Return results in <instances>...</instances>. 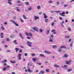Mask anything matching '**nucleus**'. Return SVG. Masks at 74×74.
<instances>
[{
	"mask_svg": "<svg viewBox=\"0 0 74 74\" xmlns=\"http://www.w3.org/2000/svg\"><path fill=\"white\" fill-rule=\"evenodd\" d=\"M17 3H20L21 2H20V1L19 0H18L17 1Z\"/></svg>",
	"mask_w": 74,
	"mask_h": 74,
	"instance_id": "nucleus-61",
	"label": "nucleus"
},
{
	"mask_svg": "<svg viewBox=\"0 0 74 74\" xmlns=\"http://www.w3.org/2000/svg\"><path fill=\"white\" fill-rule=\"evenodd\" d=\"M64 7H65V8L67 7L68 6V5H64Z\"/></svg>",
	"mask_w": 74,
	"mask_h": 74,
	"instance_id": "nucleus-55",
	"label": "nucleus"
},
{
	"mask_svg": "<svg viewBox=\"0 0 74 74\" xmlns=\"http://www.w3.org/2000/svg\"><path fill=\"white\" fill-rule=\"evenodd\" d=\"M14 36H15V35H12L10 37H11V38H13Z\"/></svg>",
	"mask_w": 74,
	"mask_h": 74,
	"instance_id": "nucleus-48",
	"label": "nucleus"
},
{
	"mask_svg": "<svg viewBox=\"0 0 74 74\" xmlns=\"http://www.w3.org/2000/svg\"><path fill=\"white\" fill-rule=\"evenodd\" d=\"M28 45V46H29V47H32V45Z\"/></svg>",
	"mask_w": 74,
	"mask_h": 74,
	"instance_id": "nucleus-64",
	"label": "nucleus"
},
{
	"mask_svg": "<svg viewBox=\"0 0 74 74\" xmlns=\"http://www.w3.org/2000/svg\"><path fill=\"white\" fill-rule=\"evenodd\" d=\"M6 70H7V68L6 67H5V68L3 69V71H6Z\"/></svg>",
	"mask_w": 74,
	"mask_h": 74,
	"instance_id": "nucleus-35",
	"label": "nucleus"
},
{
	"mask_svg": "<svg viewBox=\"0 0 74 74\" xmlns=\"http://www.w3.org/2000/svg\"><path fill=\"white\" fill-rule=\"evenodd\" d=\"M49 32H50L49 30H48L47 31L46 34H47V35L49 34Z\"/></svg>",
	"mask_w": 74,
	"mask_h": 74,
	"instance_id": "nucleus-31",
	"label": "nucleus"
},
{
	"mask_svg": "<svg viewBox=\"0 0 74 74\" xmlns=\"http://www.w3.org/2000/svg\"><path fill=\"white\" fill-rule=\"evenodd\" d=\"M64 22L63 21H62V22H61L60 23V24H61V25L62 26V27H64V25L63 24V23H64Z\"/></svg>",
	"mask_w": 74,
	"mask_h": 74,
	"instance_id": "nucleus-11",
	"label": "nucleus"
},
{
	"mask_svg": "<svg viewBox=\"0 0 74 74\" xmlns=\"http://www.w3.org/2000/svg\"><path fill=\"white\" fill-rule=\"evenodd\" d=\"M25 71L26 72H27V71H28V72H29V73H31L32 72V71H31V70L29 69H28L27 70L26 69H25Z\"/></svg>",
	"mask_w": 74,
	"mask_h": 74,
	"instance_id": "nucleus-6",
	"label": "nucleus"
},
{
	"mask_svg": "<svg viewBox=\"0 0 74 74\" xmlns=\"http://www.w3.org/2000/svg\"><path fill=\"white\" fill-rule=\"evenodd\" d=\"M32 29L35 31H36V32H38V29L37 27H32Z\"/></svg>",
	"mask_w": 74,
	"mask_h": 74,
	"instance_id": "nucleus-3",
	"label": "nucleus"
},
{
	"mask_svg": "<svg viewBox=\"0 0 74 74\" xmlns=\"http://www.w3.org/2000/svg\"><path fill=\"white\" fill-rule=\"evenodd\" d=\"M20 47L21 48H24V47L22 46H20Z\"/></svg>",
	"mask_w": 74,
	"mask_h": 74,
	"instance_id": "nucleus-59",
	"label": "nucleus"
},
{
	"mask_svg": "<svg viewBox=\"0 0 74 74\" xmlns=\"http://www.w3.org/2000/svg\"><path fill=\"white\" fill-rule=\"evenodd\" d=\"M32 56H36V55L34 53L32 54Z\"/></svg>",
	"mask_w": 74,
	"mask_h": 74,
	"instance_id": "nucleus-51",
	"label": "nucleus"
},
{
	"mask_svg": "<svg viewBox=\"0 0 74 74\" xmlns=\"http://www.w3.org/2000/svg\"><path fill=\"white\" fill-rule=\"evenodd\" d=\"M25 34L27 36H30L32 37L33 36V34L31 33H27V32H25Z\"/></svg>",
	"mask_w": 74,
	"mask_h": 74,
	"instance_id": "nucleus-2",
	"label": "nucleus"
},
{
	"mask_svg": "<svg viewBox=\"0 0 74 74\" xmlns=\"http://www.w3.org/2000/svg\"><path fill=\"white\" fill-rule=\"evenodd\" d=\"M64 67H68V66L67 65H64Z\"/></svg>",
	"mask_w": 74,
	"mask_h": 74,
	"instance_id": "nucleus-57",
	"label": "nucleus"
},
{
	"mask_svg": "<svg viewBox=\"0 0 74 74\" xmlns=\"http://www.w3.org/2000/svg\"><path fill=\"white\" fill-rule=\"evenodd\" d=\"M45 22H46V23H47L48 22V19H45Z\"/></svg>",
	"mask_w": 74,
	"mask_h": 74,
	"instance_id": "nucleus-34",
	"label": "nucleus"
},
{
	"mask_svg": "<svg viewBox=\"0 0 74 74\" xmlns=\"http://www.w3.org/2000/svg\"><path fill=\"white\" fill-rule=\"evenodd\" d=\"M71 60H70L69 61H67L66 62V64H68V65H69L70 64V62H71Z\"/></svg>",
	"mask_w": 74,
	"mask_h": 74,
	"instance_id": "nucleus-4",
	"label": "nucleus"
},
{
	"mask_svg": "<svg viewBox=\"0 0 74 74\" xmlns=\"http://www.w3.org/2000/svg\"><path fill=\"white\" fill-rule=\"evenodd\" d=\"M7 60H4L2 62V63H7Z\"/></svg>",
	"mask_w": 74,
	"mask_h": 74,
	"instance_id": "nucleus-12",
	"label": "nucleus"
},
{
	"mask_svg": "<svg viewBox=\"0 0 74 74\" xmlns=\"http://www.w3.org/2000/svg\"><path fill=\"white\" fill-rule=\"evenodd\" d=\"M32 9V7H30L28 8V10L29 11H31Z\"/></svg>",
	"mask_w": 74,
	"mask_h": 74,
	"instance_id": "nucleus-17",
	"label": "nucleus"
},
{
	"mask_svg": "<svg viewBox=\"0 0 74 74\" xmlns=\"http://www.w3.org/2000/svg\"><path fill=\"white\" fill-rule=\"evenodd\" d=\"M6 40L7 41H10V39L9 38H6Z\"/></svg>",
	"mask_w": 74,
	"mask_h": 74,
	"instance_id": "nucleus-37",
	"label": "nucleus"
},
{
	"mask_svg": "<svg viewBox=\"0 0 74 74\" xmlns=\"http://www.w3.org/2000/svg\"><path fill=\"white\" fill-rule=\"evenodd\" d=\"M43 15L44 16V18H45V19H47V18H48V16L46 15V14L45 13H43Z\"/></svg>",
	"mask_w": 74,
	"mask_h": 74,
	"instance_id": "nucleus-10",
	"label": "nucleus"
},
{
	"mask_svg": "<svg viewBox=\"0 0 74 74\" xmlns=\"http://www.w3.org/2000/svg\"><path fill=\"white\" fill-rule=\"evenodd\" d=\"M55 31H56V30H55L54 29H53L51 30V32H55Z\"/></svg>",
	"mask_w": 74,
	"mask_h": 74,
	"instance_id": "nucleus-58",
	"label": "nucleus"
},
{
	"mask_svg": "<svg viewBox=\"0 0 74 74\" xmlns=\"http://www.w3.org/2000/svg\"><path fill=\"white\" fill-rule=\"evenodd\" d=\"M72 71V69H67V72H70V71Z\"/></svg>",
	"mask_w": 74,
	"mask_h": 74,
	"instance_id": "nucleus-14",
	"label": "nucleus"
},
{
	"mask_svg": "<svg viewBox=\"0 0 74 74\" xmlns=\"http://www.w3.org/2000/svg\"><path fill=\"white\" fill-rule=\"evenodd\" d=\"M52 48L53 49H56L57 48V46L56 45H54L52 46Z\"/></svg>",
	"mask_w": 74,
	"mask_h": 74,
	"instance_id": "nucleus-15",
	"label": "nucleus"
},
{
	"mask_svg": "<svg viewBox=\"0 0 74 74\" xmlns=\"http://www.w3.org/2000/svg\"><path fill=\"white\" fill-rule=\"evenodd\" d=\"M4 38V36H1V38Z\"/></svg>",
	"mask_w": 74,
	"mask_h": 74,
	"instance_id": "nucleus-60",
	"label": "nucleus"
},
{
	"mask_svg": "<svg viewBox=\"0 0 74 74\" xmlns=\"http://www.w3.org/2000/svg\"><path fill=\"white\" fill-rule=\"evenodd\" d=\"M16 11H18V12H20V9H19L18 7H16Z\"/></svg>",
	"mask_w": 74,
	"mask_h": 74,
	"instance_id": "nucleus-19",
	"label": "nucleus"
},
{
	"mask_svg": "<svg viewBox=\"0 0 74 74\" xmlns=\"http://www.w3.org/2000/svg\"><path fill=\"white\" fill-rule=\"evenodd\" d=\"M49 42H53V40H52V39H50L49 40Z\"/></svg>",
	"mask_w": 74,
	"mask_h": 74,
	"instance_id": "nucleus-50",
	"label": "nucleus"
},
{
	"mask_svg": "<svg viewBox=\"0 0 74 74\" xmlns=\"http://www.w3.org/2000/svg\"><path fill=\"white\" fill-rule=\"evenodd\" d=\"M4 24V25H7V22H5Z\"/></svg>",
	"mask_w": 74,
	"mask_h": 74,
	"instance_id": "nucleus-63",
	"label": "nucleus"
},
{
	"mask_svg": "<svg viewBox=\"0 0 74 74\" xmlns=\"http://www.w3.org/2000/svg\"><path fill=\"white\" fill-rule=\"evenodd\" d=\"M58 51L59 52H62V49H59L58 50Z\"/></svg>",
	"mask_w": 74,
	"mask_h": 74,
	"instance_id": "nucleus-45",
	"label": "nucleus"
},
{
	"mask_svg": "<svg viewBox=\"0 0 74 74\" xmlns=\"http://www.w3.org/2000/svg\"><path fill=\"white\" fill-rule=\"evenodd\" d=\"M51 26H53L54 25H55V23L54 22H53L51 24Z\"/></svg>",
	"mask_w": 74,
	"mask_h": 74,
	"instance_id": "nucleus-36",
	"label": "nucleus"
},
{
	"mask_svg": "<svg viewBox=\"0 0 74 74\" xmlns=\"http://www.w3.org/2000/svg\"><path fill=\"white\" fill-rule=\"evenodd\" d=\"M34 18L35 20H37V19H39V17L38 16H35Z\"/></svg>",
	"mask_w": 74,
	"mask_h": 74,
	"instance_id": "nucleus-8",
	"label": "nucleus"
},
{
	"mask_svg": "<svg viewBox=\"0 0 74 74\" xmlns=\"http://www.w3.org/2000/svg\"><path fill=\"white\" fill-rule=\"evenodd\" d=\"M32 60H33V62H34V61H36L37 60L36 58H32Z\"/></svg>",
	"mask_w": 74,
	"mask_h": 74,
	"instance_id": "nucleus-20",
	"label": "nucleus"
},
{
	"mask_svg": "<svg viewBox=\"0 0 74 74\" xmlns=\"http://www.w3.org/2000/svg\"><path fill=\"white\" fill-rule=\"evenodd\" d=\"M36 63H37V64H38L39 65H41L42 64L41 63L37 62Z\"/></svg>",
	"mask_w": 74,
	"mask_h": 74,
	"instance_id": "nucleus-47",
	"label": "nucleus"
},
{
	"mask_svg": "<svg viewBox=\"0 0 74 74\" xmlns=\"http://www.w3.org/2000/svg\"><path fill=\"white\" fill-rule=\"evenodd\" d=\"M16 52H17L18 51H19V48H16L15 49Z\"/></svg>",
	"mask_w": 74,
	"mask_h": 74,
	"instance_id": "nucleus-18",
	"label": "nucleus"
},
{
	"mask_svg": "<svg viewBox=\"0 0 74 74\" xmlns=\"http://www.w3.org/2000/svg\"><path fill=\"white\" fill-rule=\"evenodd\" d=\"M74 1V0H72V1H70V3H72V2H73Z\"/></svg>",
	"mask_w": 74,
	"mask_h": 74,
	"instance_id": "nucleus-62",
	"label": "nucleus"
},
{
	"mask_svg": "<svg viewBox=\"0 0 74 74\" xmlns=\"http://www.w3.org/2000/svg\"><path fill=\"white\" fill-rule=\"evenodd\" d=\"M40 72L41 74H44V73H45V72L43 71H40Z\"/></svg>",
	"mask_w": 74,
	"mask_h": 74,
	"instance_id": "nucleus-30",
	"label": "nucleus"
},
{
	"mask_svg": "<svg viewBox=\"0 0 74 74\" xmlns=\"http://www.w3.org/2000/svg\"><path fill=\"white\" fill-rule=\"evenodd\" d=\"M49 3H53V1L52 0H50L49 2Z\"/></svg>",
	"mask_w": 74,
	"mask_h": 74,
	"instance_id": "nucleus-33",
	"label": "nucleus"
},
{
	"mask_svg": "<svg viewBox=\"0 0 74 74\" xmlns=\"http://www.w3.org/2000/svg\"><path fill=\"white\" fill-rule=\"evenodd\" d=\"M20 20L21 21V22H22V23H23V22H24V21H23V20L21 18H20Z\"/></svg>",
	"mask_w": 74,
	"mask_h": 74,
	"instance_id": "nucleus-29",
	"label": "nucleus"
},
{
	"mask_svg": "<svg viewBox=\"0 0 74 74\" xmlns=\"http://www.w3.org/2000/svg\"><path fill=\"white\" fill-rule=\"evenodd\" d=\"M65 14V12H63L62 13H59L60 15H61V16H65V15H64Z\"/></svg>",
	"mask_w": 74,
	"mask_h": 74,
	"instance_id": "nucleus-5",
	"label": "nucleus"
},
{
	"mask_svg": "<svg viewBox=\"0 0 74 74\" xmlns=\"http://www.w3.org/2000/svg\"><path fill=\"white\" fill-rule=\"evenodd\" d=\"M13 43L14 44H16V45H18V43L16 42V40H14Z\"/></svg>",
	"mask_w": 74,
	"mask_h": 74,
	"instance_id": "nucleus-9",
	"label": "nucleus"
},
{
	"mask_svg": "<svg viewBox=\"0 0 74 74\" xmlns=\"http://www.w3.org/2000/svg\"><path fill=\"white\" fill-rule=\"evenodd\" d=\"M44 52L46 54H51V52L47 51H45Z\"/></svg>",
	"mask_w": 74,
	"mask_h": 74,
	"instance_id": "nucleus-7",
	"label": "nucleus"
},
{
	"mask_svg": "<svg viewBox=\"0 0 74 74\" xmlns=\"http://www.w3.org/2000/svg\"><path fill=\"white\" fill-rule=\"evenodd\" d=\"M23 18L24 19H27V17H26L25 15H23Z\"/></svg>",
	"mask_w": 74,
	"mask_h": 74,
	"instance_id": "nucleus-23",
	"label": "nucleus"
},
{
	"mask_svg": "<svg viewBox=\"0 0 74 74\" xmlns=\"http://www.w3.org/2000/svg\"><path fill=\"white\" fill-rule=\"evenodd\" d=\"M60 48H66V46H62L60 47Z\"/></svg>",
	"mask_w": 74,
	"mask_h": 74,
	"instance_id": "nucleus-24",
	"label": "nucleus"
},
{
	"mask_svg": "<svg viewBox=\"0 0 74 74\" xmlns=\"http://www.w3.org/2000/svg\"><path fill=\"white\" fill-rule=\"evenodd\" d=\"M27 55H28V53H25L24 54V56H27Z\"/></svg>",
	"mask_w": 74,
	"mask_h": 74,
	"instance_id": "nucleus-43",
	"label": "nucleus"
},
{
	"mask_svg": "<svg viewBox=\"0 0 74 74\" xmlns=\"http://www.w3.org/2000/svg\"><path fill=\"white\" fill-rule=\"evenodd\" d=\"M40 56H41V57H44V58H45V56H44V55L42 54H40Z\"/></svg>",
	"mask_w": 74,
	"mask_h": 74,
	"instance_id": "nucleus-26",
	"label": "nucleus"
},
{
	"mask_svg": "<svg viewBox=\"0 0 74 74\" xmlns=\"http://www.w3.org/2000/svg\"><path fill=\"white\" fill-rule=\"evenodd\" d=\"M64 58H67L69 56V55L67 54H65L64 55Z\"/></svg>",
	"mask_w": 74,
	"mask_h": 74,
	"instance_id": "nucleus-21",
	"label": "nucleus"
},
{
	"mask_svg": "<svg viewBox=\"0 0 74 74\" xmlns=\"http://www.w3.org/2000/svg\"><path fill=\"white\" fill-rule=\"evenodd\" d=\"M18 57V59L19 60H21L22 59V57Z\"/></svg>",
	"mask_w": 74,
	"mask_h": 74,
	"instance_id": "nucleus-42",
	"label": "nucleus"
},
{
	"mask_svg": "<svg viewBox=\"0 0 74 74\" xmlns=\"http://www.w3.org/2000/svg\"><path fill=\"white\" fill-rule=\"evenodd\" d=\"M25 4H26V5H29V3L27 2L25 3Z\"/></svg>",
	"mask_w": 74,
	"mask_h": 74,
	"instance_id": "nucleus-40",
	"label": "nucleus"
},
{
	"mask_svg": "<svg viewBox=\"0 0 74 74\" xmlns=\"http://www.w3.org/2000/svg\"><path fill=\"white\" fill-rule=\"evenodd\" d=\"M54 12H57V13H59L60 12V11H54Z\"/></svg>",
	"mask_w": 74,
	"mask_h": 74,
	"instance_id": "nucleus-41",
	"label": "nucleus"
},
{
	"mask_svg": "<svg viewBox=\"0 0 74 74\" xmlns=\"http://www.w3.org/2000/svg\"><path fill=\"white\" fill-rule=\"evenodd\" d=\"M68 30H69V31H71V28L69 27L68 28Z\"/></svg>",
	"mask_w": 74,
	"mask_h": 74,
	"instance_id": "nucleus-56",
	"label": "nucleus"
},
{
	"mask_svg": "<svg viewBox=\"0 0 74 74\" xmlns=\"http://www.w3.org/2000/svg\"><path fill=\"white\" fill-rule=\"evenodd\" d=\"M10 66L9 65H8L6 68V69H8V68H10Z\"/></svg>",
	"mask_w": 74,
	"mask_h": 74,
	"instance_id": "nucleus-54",
	"label": "nucleus"
},
{
	"mask_svg": "<svg viewBox=\"0 0 74 74\" xmlns=\"http://www.w3.org/2000/svg\"><path fill=\"white\" fill-rule=\"evenodd\" d=\"M27 44L28 45H29H29L32 44V43L30 42H27Z\"/></svg>",
	"mask_w": 74,
	"mask_h": 74,
	"instance_id": "nucleus-27",
	"label": "nucleus"
},
{
	"mask_svg": "<svg viewBox=\"0 0 74 74\" xmlns=\"http://www.w3.org/2000/svg\"><path fill=\"white\" fill-rule=\"evenodd\" d=\"M22 51H23L22 49H20L19 51V52H20V53L22 52Z\"/></svg>",
	"mask_w": 74,
	"mask_h": 74,
	"instance_id": "nucleus-44",
	"label": "nucleus"
},
{
	"mask_svg": "<svg viewBox=\"0 0 74 74\" xmlns=\"http://www.w3.org/2000/svg\"><path fill=\"white\" fill-rule=\"evenodd\" d=\"M8 3L9 4L11 5L12 4V3H11V2L10 1H8Z\"/></svg>",
	"mask_w": 74,
	"mask_h": 74,
	"instance_id": "nucleus-39",
	"label": "nucleus"
},
{
	"mask_svg": "<svg viewBox=\"0 0 74 74\" xmlns=\"http://www.w3.org/2000/svg\"><path fill=\"white\" fill-rule=\"evenodd\" d=\"M3 35H4V33L2 32L1 33L0 36H3Z\"/></svg>",
	"mask_w": 74,
	"mask_h": 74,
	"instance_id": "nucleus-52",
	"label": "nucleus"
},
{
	"mask_svg": "<svg viewBox=\"0 0 74 74\" xmlns=\"http://www.w3.org/2000/svg\"><path fill=\"white\" fill-rule=\"evenodd\" d=\"M39 31L41 33H42V29H41V28L40 29H39Z\"/></svg>",
	"mask_w": 74,
	"mask_h": 74,
	"instance_id": "nucleus-38",
	"label": "nucleus"
},
{
	"mask_svg": "<svg viewBox=\"0 0 74 74\" xmlns=\"http://www.w3.org/2000/svg\"><path fill=\"white\" fill-rule=\"evenodd\" d=\"M19 36H20V37L22 39H23V38L22 37V34H19Z\"/></svg>",
	"mask_w": 74,
	"mask_h": 74,
	"instance_id": "nucleus-25",
	"label": "nucleus"
},
{
	"mask_svg": "<svg viewBox=\"0 0 74 74\" xmlns=\"http://www.w3.org/2000/svg\"><path fill=\"white\" fill-rule=\"evenodd\" d=\"M10 62L11 63H12V64L15 63V62L14 61H10Z\"/></svg>",
	"mask_w": 74,
	"mask_h": 74,
	"instance_id": "nucleus-32",
	"label": "nucleus"
},
{
	"mask_svg": "<svg viewBox=\"0 0 74 74\" xmlns=\"http://www.w3.org/2000/svg\"><path fill=\"white\" fill-rule=\"evenodd\" d=\"M37 10H40L41 9V6L40 5L37 6Z\"/></svg>",
	"mask_w": 74,
	"mask_h": 74,
	"instance_id": "nucleus-13",
	"label": "nucleus"
},
{
	"mask_svg": "<svg viewBox=\"0 0 74 74\" xmlns=\"http://www.w3.org/2000/svg\"><path fill=\"white\" fill-rule=\"evenodd\" d=\"M1 28L2 30H5V28L4 27H3V26H1Z\"/></svg>",
	"mask_w": 74,
	"mask_h": 74,
	"instance_id": "nucleus-22",
	"label": "nucleus"
},
{
	"mask_svg": "<svg viewBox=\"0 0 74 74\" xmlns=\"http://www.w3.org/2000/svg\"><path fill=\"white\" fill-rule=\"evenodd\" d=\"M21 54H19L18 55V57H21Z\"/></svg>",
	"mask_w": 74,
	"mask_h": 74,
	"instance_id": "nucleus-46",
	"label": "nucleus"
},
{
	"mask_svg": "<svg viewBox=\"0 0 74 74\" xmlns=\"http://www.w3.org/2000/svg\"><path fill=\"white\" fill-rule=\"evenodd\" d=\"M54 66V67H56V68H58L60 67V66H59V65H58L57 64H55Z\"/></svg>",
	"mask_w": 74,
	"mask_h": 74,
	"instance_id": "nucleus-16",
	"label": "nucleus"
},
{
	"mask_svg": "<svg viewBox=\"0 0 74 74\" xmlns=\"http://www.w3.org/2000/svg\"><path fill=\"white\" fill-rule=\"evenodd\" d=\"M46 72H49V69H47L46 70Z\"/></svg>",
	"mask_w": 74,
	"mask_h": 74,
	"instance_id": "nucleus-53",
	"label": "nucleus"
},
{
	"mask_svg": "<svg viewBox=\"0 0 74 74\" xmlns=\"http://www.w3.org/2000/svg\"><path fill=\"white\" fill-rule=\"evenodd\" d=\"M10 22H12V23H13L14 24V25H15L16 26H19V25H18V24H17L16 23L15 21H14V20H10Z\"/></svg>",
	"mask_w": 74,
	"mask_h": 74,
	"instance_id": "nucleus-1",
	"label": "nucleus"
},
{
	"mask_svg": "<svg viewBox=\"0 0 74 74\" xmlns=\"http://www.w3.org/2000/svg\"><path fill=\"white\" fill-rule=\"evenodd\" d=\"M66 38H70V36H65Z\"/></svg>",
	"mask_w": 74,
	"mask_h": 74,
	"instance_id": "nucleus-28",
	"label": "nucleus"
},
{
	"mask_svg": "<svg viewBox=\"0 0 74 74\" xmlns=\"http://www.w3.org/2000/svg\"><path fill=\"white\" fill-rule=\"evenodd\" d=\"M50 36L51 37H52V38H53V34H50Z\"/></svg>",
	"mask_w": 74,
	"mask_h": 74,
	"instance_id": "nucleus-49",
	"label": "nucleus"
}]
</instances>
